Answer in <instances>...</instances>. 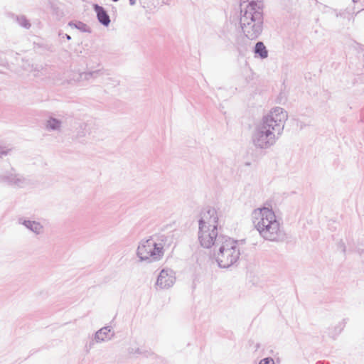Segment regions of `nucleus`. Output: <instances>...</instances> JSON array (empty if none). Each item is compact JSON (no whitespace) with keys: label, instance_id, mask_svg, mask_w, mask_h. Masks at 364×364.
Wrapping results in <instances>:
<instances>
[{"label":"nucleus","instance_id":"5","mask_svg":"<svg viewBox=\"0 0 364 364\" xmlns=\"http://www.w3.org/2000/svg\"><path fill=\"white\" fill-rule=\"evenodd\" d=\"M287 114L282 108H276L264 119L257 132V140L267 143L274 136L273 131L287 120Z\"/></svg>","mask_w":364,"mask_h":364},{"label":"nucleus","instance_id":"3","mask_svg":"<svg viewBox=\"0 0 364 364\" xmlns=\"http://www.w3.org/2000/svg\"><path fill=\"white\" fill-rule=\"evenodd\" d=\"M218 215L214 208L203 213L199 221L198 239L200 245L206 248L212 247L218 237Z\"/></svg>","mask_w":364,"mask_h":364},{"label":"nucleus","instance_id":"8","mask_svg":"<svg viewBox=\"0 0 364 364\" xmlns=\"http://www.w3.org/2000/svg\"><path fill=\"white\" fill-rule=\"evenodd\" d=\"M95 11L97 13L98 20L104 25L107 26L110 19L105 9L98 5H95Z\"/></svg>","mask_w":364,"mask_h":364},{"label":"nucleus","instance_id":"11","mask_svg":"<svg viewBox=\"0 0 364 364\" xmlns=\"http://www.w3.org/2000/svg\"><path fill=\"white\" fill-rule=\"evenodd\" d=\"M31 228L32 229L34 228V229L37 230V229H40L41 226L38 223H33L31 224Z\"/></svg>","mask_w":364,"mask_h":364},{"label":"nucleus","instance_id":"13","mask_svg":"<svg viewBox=\"0 0 364 364\" xmlns=\"http://www.w3.org/2000/svg\"><path fill=\"white\" fill-rule=\"evenodd\" d=\"M129 2L132 5H134L136 3V0H129Z\"/></svg>","mask_w":364,"mask_h":364},{"label":"nucleus","instance_id":"14","mask_svg":"<svg viewBox=\"0 0 364 364\" xmlns=\"http://www.w3.org/2000/svg\"><path fill=\"white\" fill-rule=\"evenodd\" d=\"M101 333H102V331L97 332V336L99 337Z\"/></svg>","mask_w":364,"mask_h":364},{"label":"nucleus","instance_id":"7","mask_svg":"<svg viewBox=\"0 0 364 364\" xmlns=\"http://www.w3.org/2000/svg\"><path fill=\"white\" fill-rule=\"evenodd\" d=\"M176 277L171 270L163 269L156 281V285L161 289H168L175 283Z\"/></svg>","mask_w":364,"mask_h":364},{"label":"nucleus","instance_id":"10","mask_svg":"<svg viewBox=\"0 0 364 364\" xmlns=\"http://www.w3.org/2000/svg\"><path fill=\"white\" fill-rule=\"evenodd\" d=\"M259 364H274V363L271 358H264L262 359Z\"/></svg>","mask_w":364,"mask_h":364},{"label":"nucleus","instance_id":"1","mask_svg":"<svg viewBox=\"0 0 364 364\" xmlns=\"http://www.w3.org/2000/svg\"><path fill=\"white\" fill-rule=\"evenodd\" d=\"M252 217L256 229L264 239L277 241L282 237L280 224L272 208H257L253 211Z\"/></svg>","mask_w":364,"mask_h":364},{"label":"nucleus","instance_id":"4","mask_svg":"<svg viewBox=\"0 0 364 364\" xmlns=\"http://www.w3.org/2000/svg\"><path fill=\"white\" fill-rule=\"evenodd\" d=\"M241 242L231 237L220 238L218 250L215 253V259L220 267L228 268L239 259Z\"/></svg>","mask_w":364,"mask_h":364},{"label":"nucleus","instance_id":"6","mask_svg":"<svg viewBox=\"0 0 364 364\" xmlns=\"http://www.w3.org/2000/svg\"><path fill=\"white\" fill-rule=\"evenodd\" d=\"M137 255L141 260H159L164 255V246L150 237L139 244Z\"/></svg>","mask_w":364,"mask_h":364},{"label":"nucleus","instance_id":"9","mask_svg":"<svg viewBox=\"0 0 364 364\" xmlns=\"http://www.w3.org/2000/svg\"><path fill=\"white\" fill-rule=\"evenodd\" d=\"M255 53L262 58H265L268 55L267 50L262 42L257 43L255 48Z\"/></svg>","mask_w":364,"mask_h":364},{"label":"nucleus","instance_id":"2","mask_svg":"<svg viewBox=\"0 0 364 364\" xmlns=\"http://www.w3.org/2000/svg\"><path fill=\"white\" fill-rule=\"evenodd\" d=\"M240 23L247 36L257 37L261 32L262 14L255 0H241Z\"/></svg>","mask_w":364,"mask_h":364},{"label":"nucleus","instance_id":"12","mask_svg":"<svg viewBox=\"0 0 364 364\" xmlns=\"http://www.w3.org/2000/svg\"><path fill=\"white\" fill-rule=\"evenodd\" d=\"M52 122L55 124L53 126H52L53 128H55V127H58V122L57 121L53 120Z\"/></svg>","mask_w":364,"mask_h":364}]
</instances>
